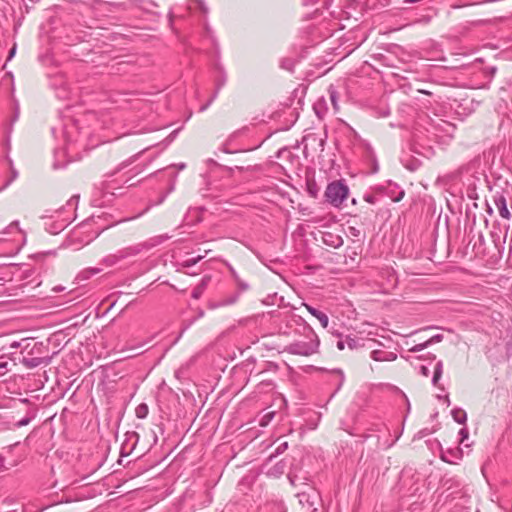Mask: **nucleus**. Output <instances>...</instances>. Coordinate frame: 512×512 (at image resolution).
Here are the masks:
<instances>
[{"label":"nucleus","instance_id":"1","mask_svg":"<svg viewBox=\"0 0 512 512\" xmlns=\"http://www.w3.org/2000/svg\"><path fill=\"white\" fill-rule=\"evenodd\" d=\"M349 188L342 181L330 183L325 191L327 201L335 207H340L348 198Z\"/></svg>","mask_w":512,"mask_h":512},{"label":"nucleus","instance_id":"2","mask_svg":"<svg viewBox=\"0 0 512 512\" xmlns=\"http://www.w3.org/2000/svg\"><path fill=\"white\" fill-rule=\"evenodd\" d=\"M495 204H496V207H497L501 217H503L505 219H509L510 212L507 208L506 199L503 196H500L499 198H497L495 200Z\"/></svg>","mask_w":512,"mask_h":512},{"label":"nucleus","instance_id":"3","mask_svg":"<svg viewBox=\"0 0 512 512\" xmlns=\"http://www.w3.org/2000/svg\"><path fill=\"white\" fill-rule=\"evenodd\" d=\"M317 319L319 320V322H320V324H321V326H322L323 328H326V327L328 326V321H329V320H328V317H327V315H326V314H324V313H322V312H321V313H318V314H317Z\"/></svg>","mask_w":512,"mask_h":512},{"label":"nucleus","instance_id":"4","mask_svg":"<svg viewBox=\"0 0 512 512\" xmlns=\"http://www.w3.org/2000/svg\"><path fill=\"white\" fill-rule=\"evenodd\" d=\"M136 413H137L138 417H144L146 415V413H147V407L145 405H140L136 409Z\"/></svg>","mask_w":512,"mask_h":512},{"label":"nucleus","instance_id":"5","mask_svg":"<svg viewBox=\"0 0 512 512\" xmlns=\"http://www.w3.org/2000/svg\"><path fill=\"white\" fill-rule=\"evenodd\" d=\"M200 259H202V256H198L197 258H193V259H187L184 262V265L185 266H192V265L196 264Z\"/></svg>","mask_w":512,"mask_h":512},{"label":"nucleus","instance_id":"6","mask_svg":"<svg viewBox=\"0 0 512 512\" xmlns=\"http://www.w3.org/2000/svg\"><path fill=\"white\" fill-rule=\"evenodd\" d=\"M454 418L457 422L462 423L466 418V415L463 412H457L455 413Z\"/></svg>","mask_w":512,"mask_h":512},{"label":"nucleus","instance_id":"7","mask_svg":"<svg viewBox=\"0 0 512 512\" xmlns=\"http://www.w3.org/2000/svg\"><path fill=\"white\" fill-rule=\"evenodd\" d=\"M431 341H432V339L428 340L427 342H425L423 344L417 345L416 347L412 348L411 350H413V351H421L424 348H426Z\"/></svg>","mask_w":512,"mask_h":512},{"label":"nucleus","instance_id":"8","mask_svg":"<svg viewBox=\"0 0 512 512\" xmlns=\"http://www.w3.org/2000/svg\"><path fill=\"white\" fill-rule=\"evenodd\" d=\"M305 307H306V308H307V310H308V311H309L313 316H315L316 318H317V314H318V313H321L320 311H318V310H316V309H314V308H312V307H310V306H308V305H305Z\"/></svg>","mask_w":512,"mask_h":512},{"label":"nucleus","instance_id":"9","mask_svg":"<svg viewBox=\"0 0 512 512\" xmlns=\"http://www.w3.org/2000/svg\"><path fill=\"white\" fill-rule=\"evenodd\" d=\"M305 307H306V308H307V310H308V311H309L313 316H315L316 318H317V314H318V313H321L320 311H318V310H316V309H314V308H312V307H310V306H308V305H305Z\"/></svg>","mask_w":512,"mask_h":512},{"label":"nucleus","instance_id":"10","mask_svg":"<svg viewBox=\"0 0 512 512\" xmlns=\"http://www.w3.org/2000/svg\"><path fill=\"white\" fill-rule=\"evenodd\" d=\"M337 348H338L339 350H344V348H345V344H344V342H343V341H338V343H337Z\"/></svg>","mask_w":512,"mask_h":512},{"label":"nucleus","instance_id":"11","mask_svg":"<svg viewBox=\"0 0 512 512\" xmlns=\"http://www.w3.org/2000/svg\"><path fill=\"white\" fill-rule=\"evenodd\" d=\"M15 52H16V46L14 45V46L12 47V49L10 50L9 58L13 57V56H14V54H15Z\"/></svg>","mask_w":512,"mask_h":512},{"label":"nucleus","instance_id":"12","mask_svg":"<svg viewBox=\"0 0 512 512\" xmlns=\"http://www.w3.org/2000/svg\"><path fill=\"white\" fill-rule=\"evenodd\" d=\"M268 416H271V413L265 414L264 418H267Z\"/></svg>","mask_w":512,"mask_h":512},{"label":"nucleus","instance_id":"13","mask_svg":"<svg viewBox=\"0 0 512 512\" xmlns=\"http://www.w3.org/2000/svg\"><path fill=\"white\" fill-rule=\"evenodd\" d=\"M268 416H271V413L265 414L264 418H267Z\"/></svg>","mask_w":512,"mask_h":512},{"label":"nucleus","instance_id":"14","mask_svg":"<svg viewBox=\"0 0 512 512\" xmlns=\"http://www.w3.org/2000/svg\"><path fill=\"white\" fill-rule=\"evenodd\" d=\"M268 416H271V413L265 414L264 418H267Z\"/></svg>","mask_w":512,"mask_h":512},{"label":"nucleus","instance_id":"15","mask_svg":"<svg viewBox=\"0 0 512 512\" xmlns=\"http://www.w3.org/2000/svg\"><path fill=\"white\" fill-rule=\"evenodd\" d=\"M309 187H311V185L309 184ZM314 191V188H310V192L312 193Z\"/></svg>","mask_w":512,"mask_h":512},{"label":"nucleus","instance_id":"16","mask_svg":"<svg viewBox=\"0 0 512 512\" xmlns=\"http://www.w3.org/2000/svg\"><path fill=\"white\" fill-rule=\"evenodd\" d=\"M5 363H0V368L4 367Z\"/></svg>","mask_w":512,"mask_h":512},{"label":"nucleus","instance_id":"17","mask_svg":"<svg viewBox=\"0 0 512 512\" xmlns=\"http://www.w3.org/2000/svg\"><path fill=\"white\" fill-rule=\"evenodd\" d=\"M198 295H199V292H196V293L194 294V297H198Z\"/></svg>","mask_w":512,"mask_h":512},{"label":"nucleus","instance_id":"18","mask_svg":"<svg viewBox=\"0 0 512 512\" xmlns=\"http://www.w3.org/2000/svg\"><path fill=\"white\" fill-rule=\"evenodd\" d=\"M198 295H199V292H196V293L194 294V297H198Z\"/></svg>","mask_w":512,"mask_h":512}]
</instances>
